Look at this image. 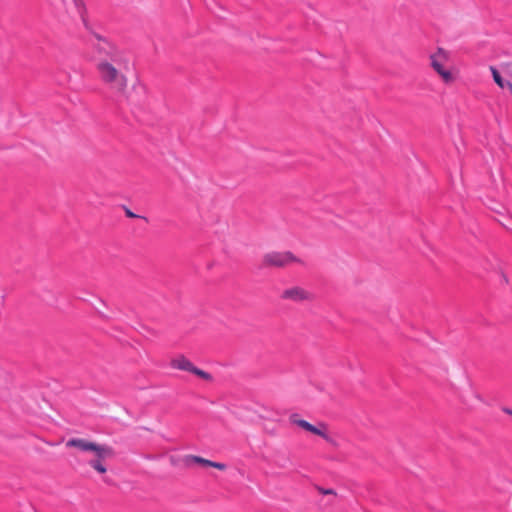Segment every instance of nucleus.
<instances>
[{"mask_svg":"<svg viewBox=\"0 0 512 512\" xmlns=\"http://www.w3.org/2000/svg\"><path fill=\"white\" fill-rule=\"evenodd\" d=\"M99 40V57L96 62L98 77L112 91L123 93L128 85L127 73L131 64L129 54L105 39Z\"/></svg>","mask_w":512,"mask_h":512,"instance_id":"nucleus-1","label":"nucleus"},{"mask_svg":"<svg viewBox=\"0 0 512 512\" xmlns=\"http://www.w3.org/2000/svg\"><path fill=\"white\" fill-rule=\"evenodd\" d=\"M67 447H75L82 452L93 454L94 458L88 461V464L98 473L104 474L107 471L104 461L114 456V450L106 444H98L82 438H72L66 443Z\"/></svg>","mask_w":512,"mask_h":512,"instance_id":"nucleus-2","label":"nucleus"},{"mask_svg":"<svg viewBox=\"0 0 512 512\" xmlns=\"http://www.w3.org/2000/svg\"><path fill=\"white\" fill-rule=\"evenodd\" d=\"M429 60L430 66L440 76L443 83L451 84L455 81L454 74L445 67L446 63L450 60L449 51L438 47L437 50L429 56Z\"/></svg>","mask_w":512,"mask_h":512,"instance_id":"nucleus-3","label":"nucleus"},{"mask_svg":"<svg viewBox=\"0 0 512 512\" xmlns=\"http://www.w3.org/2000/svg\"><path fill=\"white\" fill-rule=\"evenodd\" d=\"M290 422L301 427L302 429H304L310 433L321 436L323 439H325L328 442L331 441V437L327 433L326 425L323 423H320L318 426H315V425L310 424L306 420L299 419L298 415H296V414H293L290 416Z\"/></svg>","mask_w":512,"mask_h":512,"instance_id":"nucleus-4","label":"nucleus"},{"mask_svg":"<svg viewBox=\"0 0 512 512\" xmlns=\"http://www.w3.org/2000/svg\"><path fill=\"white\" fill-rule=\"evenodd\" d=\"M290 422L301 427L302 429H304L310 433L321 436L323 439H325L328 442L331 441V437L327 433L326 425L323 423H320L318 426H315V425L310 424L306 420L299 419L298 415H296V414H293L290 416Z\"/></svg>","mask_w":512,"mask_h":512,"instance_id":"nucleus-5","label":"nucleus"},{"mask_svg":"<svg viewBox=\"0 0 512 512\" xmlns=\"http://www.w3.org/2000/svg\"><path fill=\"white\" fill-rule=\"evenodd\" d=\"M171 367L174 369L188 371L203 379H209L210 375L203 370L196 368L190 360L184 356H178L171 360Z\"/></svg>","mask_w":512,"mask_h":512,"instance_id":"nucleus-6","label":"nucleus"},{"mask_svg":"<svg viewBox=\"0 0 512 512\" xmlns=\"http://www.w3.org/2000/svg\"><path fill=\"white\" fill-rule=\"evenodd\" d=\"M296 261L290 252H270L264 256L266 265L282 267Z\"/></svg>","mask_w":512,"mask_h":512,"instance_id":"nucleus-7","label":"nucleus"},{"mask_svg":"<svg viewBox=\"0 0 512 512\" xmlns=\"http://www.w3.org/2000/svg\"><path fill=\"white\" fill-rule=\"evenodd\" d=\"M185 463L187 465H191L192 463L201 464L203 466L214 467V468H217L219 470H225L226 469V465L223 464V463L213 462V461H210L208 459H204L202 457L194 456V455L186 456L185 457Z\"/></svg>","mask_w":512,"mask_h":512,"instance_id":"nucleus-8","label":"nucleus"},{"mask_svg":"<svg viewBox=\"0 0 512 512\" xmlns=\"http://www.w3.org/2000/svg\"><path fill=\"white\" fill-rule=\"evenodd\" d=\"M70 1L75 9V12L77 13L80 20L82 21L84 27L86 29H90V24H89L88 16H87V8H86L84 0H70Z\"/></svg>","mask_w":512,"mask_h":512,"instance_id":"nucleus-9","label":"nucleus"},{"mask_svg":"<svg viewBox=\"0 0 512 512\" xmlns=\"http://www.w3.org/2000/svg\"><path fill=\"white\" fill-rule=\"evenodd\" d=\"M282 298L292 301H302L308 298V293L300 287H292L283 292Z\"/></svg>","mask_w":512,"mask_h":512,"instance_id":"nucleus-10","label":"nucleus"},{"mask_svg":"<svg viewBox=\"0 0 512 512\" xmlns=\"http://www.w3.org/2000/svg\"><path fill=\"white\" fill-rule=\"evenodd\" d=\"M504 411H505L507 414L512 415V410H510V409H505Z\"/></svg>","mask_w":512,"mask_h":512,"instance_id":"nucleus-11","label":"nucleus"}]
</instances>
